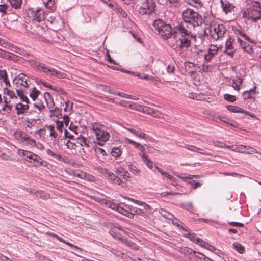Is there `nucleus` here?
Wrapping results in <instances>:
<instances>
[{"mask_svg":"<svg viewBox=\"0 0 261 261\" xmlns=\"http://www.w3.org/2000/svg\"><path fill=\"white\" fill-rule=\"evenodd\" d=\"M187 28H189L188 25L185 26L184 23L181 22L173 29L174 34H176L179 32L181 35V37L178 39V41L180 42L178 47L181 50H182L184 48H187L191 46V38L195 39L196 38L195 36L192 35L191 32L187 29Z\"/></svg>","mask_w":261,"mask_h":261,"instance_id":"1","label":"nucleus"},{"mask_svg":"<svg viewBox=\"0 0 261 261\" xmlns=\"http://www.w3.org/2000/svg\"><path fill=\"white\" fill-rule=\"evenodd\" d=\"M102 170V174L112 184L121 186L122 187L125 186L126 181H123V179H121V177H119L116 173H114L110 171L109 169L106 168Z\"/></svg>","mask_w":261,"mask_h":261,"instance_id":"8","label":"nucleus"},{"mask_svg":"<svg viewBox=\"0 0 261 261\" xmlns=\"http://www.w3.org/2000/svg\"><path fill=\"white\" fill-rule=\"evenodd\" d=\"M184 1L192 6H194L196 4L198 5L200 7L202 6L201 0H184Z\"/></svg>","mask_w":261,"mask_h":261,"instance_id":"45","label":"nucleus"},{"mask_svg":"<svg viewBox=\"0 0 261 261\" xmlns=\"http://www.w3.org/2000/svg\"><path fill=\"white\" fill-rule=\"evenodd\" d=\"M15 108L17 110L16 114L19 115L23 114L26 110H29V106L27 103L23 104L19 102L15 105Z\"/></svg>","mask_w":261,"mask_h":261,"instance_id":"23","label":"nucleus"},{"mask_svg":"<svg viewBox=\"0 0 261 261\" xmlns=\"http://www.w3.org/2000/svg\"><path fill=\"white\" fill-rule=\"evenodd\" d=\"M247 10V15L249 19L252 20L254 22L261 19V9L250 8Z\"/></svg>","mask_w":261,"mask_h":261,"instance_id":"12","label":"nucleus"},{"mask_svg":"<svg viewBox=\"0 0 261 261\" xmlns=\"http://www.w3.org/2000/svg\"><path fill=\"white\" fill-rule=\"evenodd\" d=\"M228 225H229L230 227H243L244 226L243 223L236 222H228Z\"/></svg>","mask_w":261,"mask_h":261,"instance_id":"55","label":"nucleus"},{"mask_svg":"<svg viewBox=\"0 0 261 261\" xmlns=\"http://www.w3.org/2000/svg\"><path fill=\"white\" fill-rule=\"evenodd\" d=\"M107 5L113 10H115L117 6H118L114 1L113 0H108V2L106 3Z\"/></svg>","mask_w":261,"mask_h":261,"instance_id":"60","label":"nucleus"},{"mask_svg":"<svg viewBox=\"0 0 261 261\" xmlns=\"http://www.w3.org/2000/svg\"><path fill=\"white\" fill-rule=\"evenodd\" d=\"M115 10H116L118 13H120L122 17H127V13L119 5L117 6V8H116Z\"/></svg>","mask_w":261,"mask_h":261,"instance_id":"54","label":"nucleus"},{"mask_svg":"<svg viewBox=\"0 0 261 261\" xmlns=\"http://www.w3.org/2000/svg\"><path fill=\"white\" fill-rule=\"evenodd\" d=\"M184 237L188 238L191 241L209 250L212 245L197 236L196 234L189 231V229H181Z\"/></svg>","mask_w":261,"mask_h":261,"instance_id":"5","label":"nucleus"},{"mask_svg":"<svg viewBox=\"0 0 261 261\" xmlns=\"http://www.w3.org/2000/svg\"><path fill=\"white\" fill-rule=\"evenodd\" d=\"M24 141L27 142V144L34 146L36 145V141L34 139H32L30 136L28 135V138Z\"/></svg>","mask_w":261,"mask_h":261,"instance_id":"63","label":"nucleus"},{"mask_svg":"<svg viewBox=\"0 0 261 261\" xmlns=\"http://www.w3.org/2000/svg\"><path fill=\"white\" fill-rule=\"evenodd\" d=\"M218 48L215 45H211L208 49L207 53L204 56V58L206 63H208L211 59L217 54Z\"/></svg>","mask_w":261,"mask_h":261,"instance_id":"15","label":"nucleus"},{"mask_svg":"<svg viewBox=\"0 0 261 261\" xmlns=\"http://www.w3.org/2000/svg\"><path fill=\"white\" fill-rule=\"evenodd\" d=\"M244 50L248 54H251L254 53L253 46L248 43H246L243 47Z\"/></svg>","mask_w":261,"mask_h":261,"instance_id":"52","label":"nucleus"},{"mask_svg":"<svg viewBox=\"0 0 261 261\" xmlns=\"http://www.w3.org/2000/svg\"><path fill=\"white\" fill-rule=\"evenodd\" d=\"M54 115L56 116L58 118L62 117V109L56 107L55 108V109H53Z\"/></svg>","mask_w":261,"mask_h":261,"instance_id":"56","label":"nucleus"},{"mask_svg":"<svg viewBox=\"0 0 261 261\" xmlns=\"http://www.w3.org/2000/svg\"><path fill=\"white\" fill-rule=\"evenodd\" d=\"M33 106L35 108H37L39 112L42 111L45 109V106L41 100L38 101L37 102L34 103Z\"/></svg>","mask_w":261,"mask_h":261,"instance_id":"47","label":"nucleus"},{"mask_svg":"<svg viewBox=\"0 0 261 261\" xmlns=\"http://www.w3.org/2000/svg\"><path fill=\"white\" fill-rule=\"evenodd\" d=\"M15 137L17 139H20L22 142H24V140H26L28 137V134H27L25 132L19 130L16 132L15 133Z\"/></svg>","mask_w":261,"mask_h":261,"instance_id":"30","label":"nucleus"},{"mask_svg":"<svg viewBox=\"0 0 261 261\" xmlns=\"http://www.w3.org/2000/svg\"><path fill=\"white\" fill-rule=\"evenodd\" d=\"M45 234L46 235H48V236H50L52 237L53 238L56 239L57 240H59L60 242H63V243L67 244L68 246H71V247H74V246L72 244H71L69 242H66L62 238L59 237V236H58L57 234H55L54 233L50 232H46L45 233ZM75 248L79 249V248L77 247H76V246H75Z\"/></svg>","mask_w":261,"mask_h":261,"instance_id":"24","label":"nucleus"},{"mask_svg":"<svg viewBox=\"0 0 261 261\" xmlns=\"http://www.w3.org/2000/svg\"><path fill=\"white\" fill-rule=\"evenodd\" d=\"M223 11L227 14L231 11L233 6L227 0H220V1Z\"/></svg>","mask_w":261,"mask_h":261,"instance_id":"22","label":"nucleus"},{"mask_svg":"<svg viewBox=\"0 0 261 261\" xmlns=\"http://www.w3.org/2000/svg\"><path fill=\"white\" fill-rule=\"evenodd\" d=\"M226 108L228 110L232 113H243L244 109L238 106L227 105Z\"/></svg>","mask_w":261,"mask_h":261,"instance_id":"27","label":"nucleus"},{"mask_svg":"<svg viewBox=\"0 0 261 261\" xmlns=\"http://www.w3.org/2000/svg\"><path fill=\"white\" fill-rule=\"evenodd\" d=\"M233 249L240 254H243L245 250V247L238 242L233 243Z\"/></svg>","mask_w":261,"mask_h":261,"instance_id":"36","label":"nucleus"},{"mask_svg":"<svg viewBox=\"0 0 261 261\" xmlns=\"http://www.w3.org/2000/svg\"><path fill=\"white\" fill-rule=\"evenodd\" d=\"M141 112L156 118H160L161 115V113L159 111L146 106H143Z\"/></svg>","mask_w":261,"mask_h":261,"instance_id":"18","label":"nucleus"},{"mask_svg":"<svg viewBox=\"0 0 261 261\" xmlns=\"http://www.w3.org/2000/svg\"><path fill=\"white\" fill-rule=\"evenodd\" d=\"M40 93V92L36 88V87H33L32 88V91L30 94V97L32 99L33 101L36 100L39 94Z\"/></svg>","mask_w":261,"mask_h":261,"instance_id":"41","label":"nucleus"},{"mask_svg":"<svg viewBox=\"0 0 261 261\" xmlns=\"http://www.w3.org/2000/svg\"><path fill=\"white\" fill-rule=\"evenodd\" d=\"M12 7L17 9L20 8L22 4V0H8Z\"/></svg>","mask_w":261,"mask_h":261,"instance_id":"40","label":"nucleus"},{"mask_svg":"<svg viewBox=\"0 0 261 261\" xmlns=\"http://www.w3.org/2000/svg\"><path fill=\"white\" fill-rule=\"evenodd\" d=\"M183 208L189 212H192L194 210V206L191 202L184 204L183 205Z\"/></svg>","mask_w":261,"mask_h":261,"instance_id":"57","label":"nucleus"},{"mask_svg":"<svg viewBox=\"0 0 261 261\" xmlns=\"http://www.w3.org/2000/svg\"><path fill=\"white\" fill-rule=\"evenodd\" d=\"M171 220H172V223L174 226L179 227V228H185L182 225H181L182 223L179 219L174 217Z\"/></svg>","mask_w":261,"mask_h":261,"instance_id":"51","label":"nucleus"},{"mask_svg":"<svg viewBox=\"0 0 261 261\" xmlns=\"http://www.w3.org/2000/svg\"><path fill=\"white\" fill-rule=\"evenodd\" d=\"M128 168L130 171L136 175H138L140 173V170L138 169L136 166L133 164L129 165Z\"/></svg>","mask_w":261,"mask_h":261,"instance_id":"44","label":"nucleus"},{"mask_svg":"<svg viewBox=\"0 0 261 261\" xmlns=\"http://www.w3.org/2000/svg\"><path fill=\"white\" fill-rule=\"evenodd\" d=\"M4 90L5 93H6V94L10 96V98L16 97L14 91H12L11 90L8 89L7 88H4Z\"/></svg>","mask_w":261,"mask_h":261,"instance_id":"62","label":"nucleus"},{"mask_svg":"<svg viewBox=\"0 0 261 261\" xmlns=\"http://www.w3.org/2000/svg\"><path fill=\"white\" fill-rule=\"evenodd\" d=\"M128 108L133 110H136L137 111H141L143 108V106L140 105H137L135 103H131V104H129Z\"/></svg>","mask_w":261,"mask_h":261,"instance_id":"50","label":"nucleus"},{"mask_svg":"<svg viewBox=\"0 0 261 261\" xmlns=\"http://www.w3.org/2000/svg\"><path fill=\"white\" fill-rule=\"evenodd\" d=\"M119 96L122 97L130 99L135 100H139V97L135 96L134 95H128L124 93L121 92V94H119Z\"/></svg>","mask_w":261,"mask_h":261,"instance_id":"53","label":"nucleus"},{"mask_svg":"<svg viewBox=\"0 0 261 261\" xmlns=\"http://www.w3.org/2000/svg\"><path fill=\"white\" fill-rule=\"evenodd\" d=\"M126 140L128 143L133 145L135 148H137L142 152H143L145 150V148L141 143L136 142L128 138H126Z\"/></svg>","mask_w":261,"mask_h":261,"instance_id":"29","label":"nucleus"},{"mask_svg":"<svg viewBox=\"0 0 261 261\" xmlns=\"http://www.w3.org/2000/svg\"><path fill=\"white\" fill-rule=\"evenodd\" d=\"M32 158L33 159H32L31 160L25 159V161L33 164V166L35 167H38L39 166L46 167L48 164V163L46 161L43 160L40 156L35 153L33 154V157Z\"/></svg>","mask_w":261,"mask_h":261,"instance_id":"13","label":"nucleus"},{"mask_svg":"<svg viewBox=\"0 0 261 261\" xmlns=\"http://www.w3.org/2000/svg\"><path fill=\"white\" fill-rule=\"evenodd\" d=\"M95 135L98 141L97 142H95V143H97L101 146H103L104 145V142L109 140L110 137V134L108 132L103 129L101 130H98L97 132H95Z\"/></svg>","mask_w":261,"mask_h":261,"instance_id":"10","label":"nucleus"},{"mask_svg":"<svg viewBox=\"0 0 261 261\" xmlns=\"http://www.w3.org/2000/svg\"><path fill=\"white\" fill-rule=\"evenodd\" d=\"M166 177L171 180V181H172V185L173 186H174L175 187L179 186V185L176 183V178L174 177V176H172L170 175L168 173H167V175L166 176Z\"/></svg>","mask_w":261,"mask_h":261,"instance_id":"58","label":"nucleus"},{"mask_svg":"<svg viewBox=\"0 0 261 261\" xmlns=\"http://www.w3.org/2000/svg\"><path fill=\"white\" fill-rule=\"evenodd\" d=\"M98 90H101L105 92L110 93L111 91V87L108 85H106L101 84H97L96 86Z\"/></svg>","mask_w":261,"mask_h":261,"instance_id":"38","label":"nucleus"},{"mask_svg":"<svg viewBox=\"0 0 261 261\" xmlns=\"http://www.w3.org/2000/svg\"><path fill=\"white\" fill-rule=\"evenodd\" d=\"M115 173L119 177L122 178V179L126 182L128 180V179L130 178V174L121 166L117 168Z\"/></svg>","mask_w":261,"mask_h":261,"instance_id":"16","label":"nucleus"},{"mask_svg":"<svg viewBox=\"0 0 261 261\" xmlns=\"http://www.w3.org/2000/svg\"><path fill=\"white\" fill-rule=\"evenodd\" d=\"M36 83L37 84H41L43 85L44 87L48 88H52V85L49 84L47 82L44 81L43 80L39 79L38 81H36Z\"/></svg>","mask_w":261,"mask_h":261,"instance_id":"64","label":"nucleus"},{"mask_svg":"<svg viewBox=\"0 0 261 261\" xmlns=\"http://www.w3.org/2000/svg\"><path fill=\"white\" fill-rule=\"evenodd\" d=\"M130 132L135 135V136L138 137L140 138L144 139L145 138L146 134L142 132L140 129H135L133 128H131L129 129Z\"/></svg>","mask_w":261,"mask_h":261,"instance_id":"37","label":"nucleus"},{"mask_svg":"<svg viewBox=\"0 0 261 261\" xmlns=\"http://www.w3.org/2000/svg\"><path fill=\"white\" fill-rule=\"evenodd\" d=\"M234 41V39L232 38L231 37H229L226 41L225 43V49L227 50H232L233 49V43Z\"/></svg>","mask_w":261,"mask_h":261,"instance_id":"39","label":"nucleus"},{"mask_svg":"<svg viewBox=\"0 0 261 261\" xmlns=\"http://www.w3.org/2000/svg\"><path fill=\"white\" fill-rule=\"evenodd\" d=\"M239 35L243 38L245 40L248 41L249 42L255 44L256 43V41L248 36L245 33L240 32L239 33Z\"/></svg>","mask_w":261,"mask_h":261,"instance_id":"48","label":"nucleus"},{"mask_svg":"<svg viewBox=\"0 0 261 261\" xmlns=\"http://www.w3.org/2000/svg\"><path fill=\"white\" fill-rule=\"evenodd\" d=\"M251 6L253 9H261V3L259 1H253L251 3Z\"/></svg>","mask_w":261,"mask_h":261,"instance_id":"61","label":"nucleus"},{"mask_svg":"<svg viewBox=\"0 0 261 261\" xmlns=\"http://www.w3.org/2000/svg\"><path fill=\"white\" fill-rule=\"evenodd\" d=\"M109 233L113 237V238L125 242L127 241L128 236L132 238L131 235L133 234L126 231L124 229H109Z\"/></svg>","mask_w":261,"mask_h":261,"instance_id":"9","label":"nucleus"},{"mask_svg":"<svg viewBox=\"0 0 261 261\" xmlns=\"http://www.w3.org/2000/svg\"><path fill=\"white\" fill-rule=\"evenodd\" d=\"M159 213L164 217L168 219H172L174 218V216L168 212L164 208H160L159 210Z\"/></svg>","mask_w":261,"mask_h":261,"instance_id":"32","label":"nucleus"},{"mask_svg":"<svg viewBox=\"0 0 261 261\" xmlns=\"http://www.w3.org/2000/svg\"><path fill=\"white\" fill-rule=\"evenodd\" d=\"M214 31H215V33H216L217 39H218L223 37L227 30L224 25L223 24H219L217 27L214 28Z\"/></svg>","mask_w":261,"mask_h":261,"instance_id":"20","label":"nucleus"},{"mask_svg":"<svg viewBox=\"0 0 261 261\" xmlns=\"http://www.w3.org/2000/svg\"><path fill=\"white\" fill-rule=\"evenodd\" d=\"M26 75L24 73H20L18 75L17 78H15L13 82L17 85V87H18L19 85L22 86L25 88L29 87L27 80L25 78Z\"/></svg>","mask_w":261,"mask_h":261,"instance_id":"17","label":"nucleus"},{"mask_svg":"<svg viewBox=\"0 0 261 261\" xmlns=\"http://www.w3.org/2000/svg\"><path fill=\"white\" fill-rule=\"evenodd\" d=\"M46 153L48 155H50L58 161H62V158L61 155L57 154L53 152L50 149L46 150Z\"/></svg>","mask_w":261,"mask_h":261,"instance_id":"43","label":"nucleus"},{"mask_svg":"<svg viewBox=\"0 0 261 261\" xmlns=\"http://www.w3.org/2000/svg\"><path fill=\"white\" fill-rule=\"evenodd\" d=\"M156 4L154 0H144L138 8V13L141 15H150L155 12Z\"/></svg>","mask_w":261,"mask_h":261,"instance_id":"6","label":"nucleus"},{"mask_svg":"<svg viewBox=\"0 0 261 261\" xmlns=\"http://www.w3.org/2000/svg\"><path fill=\"white\" fill-rule=\"evenodd\" d=\"M30 65L34 69L39 71H42L50 77L56 76L60 79H64L66 77V74L60 72L55 68L48 66L44 63L37 61L34 59L28 60Z\"/></svg>","mask_w":261,"mask_h":261,"instance_id":"2","label":"nucleus"},{"mask_svg":"<svg viewBox=\"0 0 261 261\" xmlns=\"http://www.w3.org/2000/svg\"><path fill=\"white\" fill-rule=\"evenodd\" d=\"M184 65L186 72L191 76L195 75L197 71L200 69L199 65L190 61H185Z\"/></svg>","mask_w":261,"mask_h":261,"instance_id":"11","label":"nucleus"},{"mask_svg":"<svg viewBox=\"0 0 261 261\" xmlns=\"http://www.w3.org/2000/svg\"><path fill=\"white\" fill-rule=\"evenodd\" d=\"M27 15L34 21L40 22L45 19L46 13L40 8H30L27 11Z\"/></svg>","mask_w":261,"mask_h":261,"instance_id":"7","label":"nucleus"},{"mask_svg":"<svg viewBox=\"0 0 261 261\" xmlns=\"http://www.w3.org/2000/svg\"><path fill=\"white\" fill-rule=\"evenodd\" d=\"M43 4L45 7L53 11L56 9L54 0H43Z\"/></svg>","mask_w":261,"mask_h":261,"instance_id":"28","label":"nucleus"},{"mask_svg":"<svg viewBox=\"0 0 261 261\" xmlns=\"http://www.w3.org/2000/svg\"><path fill=\"white\" fill-rule=\"evenodd\" d=\"M130 213L133 214V218H134V216L135 215H140L143 217H146L147 214L143 210L139 208L133 206L132 208Z\"/></svg>","mask_w":261,"mask_h":261,"instance_id":"26","label":"nucleus"},{"mask_svg":"<svg viewBox=\"0 0 261 261\" xmlns=\"http://www.w3.org/2000/svg\"><path fill=\"white\" fill-rule=\"evenodd\" d=\"M179 177L181 179H184V178H186V179H191L190 181H189V183L192 186L193 188L194 189H196V188H197L198 187H200L201 186V184L198 181H196L195 180H192V177H190V176H188V177H186V176H183L182 175L181 176H179Z\"/></svg>","mask_w":261,"mask_h":261,"instance_id":"34","label":"nucleus"},{"mask_svg":"<svg viewBox=\"0 0 261 261\" xmlns=\"http://www.w3.org/2000/svg\"><path fill=\"white\" fill-rule=\"evenodd\" d=\"M4 102L5 104H4V106H3V107L2 108L1 111H7L8 113H10L12 111V109L13 108V105L10 104L9 103L10 101H8L7 100V98L6 97H5V96H4Z\"/></svg>","mask_w":261,"mask_h":261,"instance_id":"31","label":"nucleus"},{"mask_svg":"<svg viewBox=\"0 0 261 261\" xmlns=\"http://www.w3.org/2000/svg\"><path fill=\"white\" fill-rule=\"evenodd\" d=\"M77 143H79L82 146H88V144L87 143V138L82 135H80L77 138Z\"/></svg>","mask_w":261,"mask_h":261,"instance_id":"42","label":"nucleus"},{"mask_svg":"<svg viewBox=\"0 0 261 261\" xmlns=\"http://www.w3.org/2000/svg\"><path fill=\"white\" fill-rule=\"evenodd\" d=\"M224 98L225 100L230 102H234L237 99L234 95H232L229 94H225L224 95Z\"/></svg>","mask_w":261,"mask_h":261,"instance_id":"49","label":"nucleus"},{"mask_svg":"<svg viewBox=\"0 0 261 261\" xmlns=\"http://www.w3.org/2000/svg\"><path fill=\"white\" fill-rule=\"evenodd\" d=\"M153 26L158 31L159 34L165 40L172 37L173 33V30L170 24H167L162 19L158 18L154 20Z\"/></svg>","mask_w":261,"mask_h":261,"instance_id":"4","label":"nucleus"},{"mask_svg":"<svg viewBox=\"0 0 261 261\" xmlns=\"http://www.w3.org/2000/svg\"><path fill=\"white\" fill-rule=\"evenodd\" d=\"M243 114V117H245V116H249L253 119H255V120L257 119V117H256V116L255 114H254L253 113H250V112H248L247 111L245 110V109L244 110Z\"/></svg>","mask_w":261,"mask_h":261,"instance_id":"59","label":"nucleus"},{"mask_svg":"<svg viewBox=\"0 0 261 261\" xmlns=\"http://www.w3.org/2000/svg\"><path fill=\"white\" fill-rule=\"evenodd\" d=\"M185 26L189 24L193 28L201 25L203 22L202 16L194 10L188 8L182 13Z\"/></svg>","mask_w":261,"mask_h":261,"instance_id":"3","label":"nucleus"},{"mask_svg":"<svg viewBox=\"0 0 261 261\" xmlns=\"http://www.w3.org/2000/svg\"><path fill=\"white\" fill-rule=\"evenodd\" d=\"M180 252L182 254H189L192 255V256H193L194 254L196 253V251L193 250L192 248L185 246H182L180 248Z\"/></svg>","mask_w":261,"mask_h":261,"instance_id":"35","label":"nucleus"},{"mask_svg":"<svg viewBox=\"0 0 261 261\" xmlns=\"http://www.w3.org/2000/svg\"><path fill=\"white\" fill-rule=\"evenodd\" d=\"M133 206L129 205L124 203H120L119 213L127 216L129 218H133V214L130 213Z\"/></svg>","mask_w":261,"mask_h":261,"instance_id":"14","label":"nucleus"},{"mask_svg":"<svg viewBox=\"0 0 261 261\" xmlns=\"http://www.w3.org/2000/svg\"><path fill=\"white\" fill-rule=\"evenodd\" d=\"M123 152V148L121 146H114L110 151V156H113L115 160H117L120 157Z\"/></svg>","mask_w":261,"mask_h":261,"instance_id":"21","label":"nucleus"},{"mask_svg":"<svg viewBox=\"0 0 261 261\" xmlns=\"http://www.w3.org/2000/svg\"><path fill=\"white\" fill-rule=\"evenodd\" d=\"M103 126V125L100 124L97 122L94 123L91 125V129L93 130V133L95 134V132H97L98 130H102L101 127Z\"/></svg>","mask_w":261,"mask_h":261,"instance_id":"46","label":"nucleus"},{"mask_svg":"<svg viewBox=\"0 0 261 261\" xmlns=\"http://www.w3.org/2000/svg\"><path fill=\"white\" fill-rule=\"evenodd\" d=\"M127 199L129 200L132 201L135 204L142 206L146 210H150L151 209V207L149 205L147 204L145 202L138 200L133 199L128 197L127 198Z\"/></svg>","mask_w":261,"mask_h":261,"instance_id":"33","label":"nucleus"},{"mask_svg":"<svg viewBox=\"0 0 261 261\" xmlns=\"http://www.w3.org/2000/svg\"><path fill=\"white\" fill-rule=\"evenodd\" d=\"M95 151L97 153H100L103 156V159L107 161H110L112 160V158H110V155H109L105 149L96 147L94 149Z\"/></svg>","mask_w":261,"mask_h":261,"instance_id":"25","label":"nucleus"},{"mask_svg":"<svg viewBox=\"0 0 261 261\" xmlns=\"http://www.w3.org/2000/svg\"><path fill=\"white\" fill-rule=\"evenodd\" d=\"M44 98L46 101L47 108L49 109L50 112L52 113L53 111L54 106H55L53 98L50 94L47 92L44 93Z\"/></svg>","mask_w":261,"mask_h":261,"instance_id":"19","label":"nucleus"}]
</instances>
